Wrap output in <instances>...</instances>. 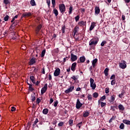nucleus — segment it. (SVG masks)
<instances>
[{
    "label": "nucleus",
    "instance_id": "1",
    "mask_svg": "<svg viewBox=\"0 0 130 130\" xmlns=\"http://www.w3.org/2000/svg\"><path fill=\"white\" fill-rule=\"evenodd\" d=\"M98 41H99V39L98 38H94L92 39L89 41V45L90 46H92V45H97V43H98Z\"/></svg>",
    "mask_w": 130,
    "mask_h": 130
},
{
    "label": "nucleus",
    "instance_id": "2",
    "mask_svg": "<svg viewBox=\"0 0 130 130\" xmlns=\"http://www.w3.org/2000/svg\"><path fill=\"white\" fill-rule=\"evenodd\" d=\"M59 10L60 11V12L61 14L63 15L64 13L66 12V5L63 4H61L59 5Z\"/></svg>",
    "mask_w": 130,
    "mask_h": 130
},
{
    "label": "nucleus",
    "instance_id": "3",
    "mask_svg": "<svg viewBox=\"0 0 130 130\" xmlns=\"http://www.w3.org/2000/svg\"><path fill=\"white\" fill-rule=\"evenodd\" d=\"M41 28H42V24H40L38 25L35 29L36 36H37L38 34H39V31L41 30Z\"/></svg>",
    "mask_w": 130,
    "mask_h": 130
},
{
    "label": "nucleus",
    "instance_id": "4",
    "mask_svg": "<svg viewBox=\"0 0 130 130\" xmlns=\"http://www.w3.org/2000/svg\"><path fill=\"white\" fill-rule=\"evenodd\" d=\"M122 63H119V68L123 69H125L126 68V62L124 60L122 61Z\"/></svg>",
    "mask_w": 130,
    "mask_h": 130
},
{
    "label": "nucleus",
    "instance_id": "5",
    "mask_svg": "<svg viewBox=\"0 0 130 130\" xmlns=\"http://www.w3.org/2000/svg\"><path fill=\"white\" fill-rule=\"evenodd\" d=\"M32 14L30 12H24L21 17V19L23 18H27V17H31Z\"/></svg>",
    "mask_w": 130,
    "mask_h": 130
},
{
    "label": "nucleus",
    "instance_id": "6",
    "mask_svg": "<svg viewBox=\"0 0 130 130\" xmlns=\"http://www.w3.org/2000/svg\"><path fill=\"white\" fill-rule=\"evenodd\" d=\"M82 106H83V104L81 103V102H80V100H79V99H77L76 105L77 109H80V107H82Z\"/></svg>",
    "mask_w": 130,
    "mask_h": 130
},
{
    "label": "nucleus",
    "instance_id": "7",
    "mask_svg": "<svg viewBox=\"0 0 130 130\" xmlns=\"http://www.w3.org/2000/svg\"><path fill=\"white\" fill-rule=\"evenodd\" d=\"M74 89H75V86H70L68 89H66L64 91V93H66V94H69V93H71V92H73V90H74Z\"/></svg>",
    "mask_w": 130,
    "mask_h": 130
},
{
    "label": "nucleus",
    "instance_id": "8",
    "mask_svg": "<svg viewBox=\"0 0 130 130\" xmlns=\"http://www.w3.org/2000/svg\"><path fill=\"white\" fill-rule=\"evenodd\" d=\"M47 90V83L45 84L44 86L42 88L41 91V95H43Z\"/></svg>",
    "mask_w": 130,
    "mask_h": 130
},
{
    "label": "nucleus",
    "instance_id": "9",
    "mask_svg": "<svg viewBox=\"0 0 130 130\" xmlns=\"http://www.w3.org/2000/svg\"><path fill=\"white\" fill-rule=\"evenodd\" d=\"M36 58L35 57L31 58L28 62L29 66H33L34 63H36Z\"/></svg>",
    "mask_w": 130,
    "mask_h": 130
},
{
    "label": "nucleus",
    "instance_id": "10",
    "mask_svg": "<svg viewBox=\"0 0 130 130\" xmlns=\"http://www.w3.org/2000/svg\"><path fill=\"white\" fill-rule=\"evenodd\" d=\"M60 74V69H59V68H57L55 70L54 72V77H58V76H59Z\"/></svg>",
    "mask_w": 130,
    "mask_h": 130
},
{
    "label": "nucleus",
    "instance_id": "11",
    "mask_svg": "<svg viewBox=\"0 0 130 130\" xmlns=\"http://www.w3.org/2000/svg\"><path fill=\"white\" fill-rule=\"evenodd\" d=\"M71 59L72 61H76V60L78 59V57L77 56V55H74L73 53H71Z\"/></svg>",
    "mask_w": 130,
    "mask_h": 130
},
{
    "label": "nucleus",
    "instance_id": "12",
    "mask_svg": "<svg viewBox=\"0 0 130 130\" xmlns=\"http://www.w3.org/2000/svg\"><path fill=\"white\" fill-rule=\"evenodd\" d=\"M95 13L94 14L96 15H99L100 14V8L99 7L96 6L94 8Z\"/></svg>",
    "mask_w": 130,
    "mask_h": 130
},
{
    "label": "nucleus",
    "instance_id": "13",
    "mask_svg": "<svg viewBox=\"0 0 130 130\" xmlns=\"http://www.w3.org/2000/svg\"><path fill=\"white\" fill-rule=\"evenodd\" d=\"M77 67V63L74 62L71 66V71L75 72L76 71V67Z\"/></svg>",
    "mask_w": 130,
    "mask_h": 130
},
{
    "label": "nucleus",
    "instance_id": "14",
    "mask_svg": "<svg viewBox=\"0 0 130 130\" xmlns=\"http://www.w3.org/2000/svg\"><path fill=\"white\" fill-rule=\"evenodd\" d=\"M95 27H96V22H91L90 27L89 28V31H92V30H93Z\"/></svg>",
    "mask_w": 130,
    "mask_h": 130
},
{
    "label": "nucleus",
    "instance_id": "15",
    "mask_svg": "<svg viewBox=\"0 0 130 130\" xmlns=\"http://www.w3.org/2000/svg\"><path fill=\"white\" fill-rule=\"evenodd\" d=\"M79 26H86L87 25V22L84 21H81L78 22Z\"/></svg>",
    "mask_w": 130,
    "mask_h": 130
},
{
    "label": "nucleus",
    "instance_id": "16",
    "mask_svg": "<svg viewBox=\"0 0 130 130\" xmlns=\"http://www.w3.org/2000/svg\"><path fill=\"white\" fill-rule=\"evenodd\" d=\"M97 61H98V59L97 58H95L92 60V68H95V67L96 66V64L97 63Z\"/></svg>",
    "mask_w": 130,
    "mask_h": 130
},
{
    "label": "nucleus",
    "instance_id": "17",
    "mask_svg": "<svg viewBox=\"0 0 130 130\" xmlns=\"http://www.w3.org/2000/svg\"><path fill=\"white\" fill-rule=\"evenodd\" d=\"M30 80L31 81L33 84H36V80L35 79V77L34 76H30Z\"/></svg>",
    "mask_w": 130,
    "mask_h": 130
},
{
    "label": "nucleus",
    "instance_id": "18",
    "mask_svg": "<svg viewBox=\"0 0 130 130\" xmlns=\"http://www.w3.org/2000/svg\"><path fill=\"white\" fill-rule=\"evenodd\" d=\"M79 59L81 63H83L85 62V60H86V57H85V56L83 55L80 57Z\"/></svg>",
    "mask_w": 130,
    "mask_h": 130
},
{
    "label": "nucleus",
    "instance_id": "19",
    "mask_svg": "<svg viewBox=\"0 0 130 130\" xmlns=\"http://www.w3.org/2000/svg\"><path fill=\"white\" fill-rule=\"evenodd\" d=\"M114 100H115V95H113L111 96V99L109 100L110 103H113V102H114Z\"/></svg>",
    "mask_w": 130,
    "mask_h": 130
},
{
    "label": "nucleus",
    "instance_id": "20",
    "mask_svg": "<svg viewBox=\"0 0 130 130\" xmlns=\"http://www.w3.org/2000/svg\"><path fill=\"white\" fill-rule=\"evenodd\" d=\"M118 108L121 112V111H124V107H123V105L121 104L118 105Z\"/></svg>",
    "mask_w": 130,
    "mask_h": 130
},
{
    "label": "nucleus",
    "instance_id": "21",
    "mask_svg": "<svg viewBox=\"0 0 130 130\" xmlns=\"http://www.w3.org/2000/svg\"><path fill=\"white\" fill-rule=\"evenodd\" d=\"M35 93H34V94H31V97H30V99H31V100L32 101V102H34V101H35V100H36V98L35 97Z\"/></svg>",
    "mask_w": 130,
    "mask_h": 130
},
{
    "label": "nucleus",
    "instance_id": "22",
    "mask_svg": "<svg viewBox=\"0 0 130 130\" xmlns=\"http://www.w3.org/2000/svg\"><path fill=\"white\" fill-rule=\"evenodd\" d=\"M123 123H125V124H127L128 125H130V121L126 119H124L122 120Z\"/></svg>",
    "mask_w": 130,
    "mask_h": 130
},
{
    "label": "nucleus",
    "instance_id": "23",
    "mask_svg": "<svg viewBox=\"0 0 130 130\" xmlns=\"http://www.w3.org/2000/svg\"><path fill=\"white\" fill-rule=\"evenodd\" d=\"M53 12L55 14V17H57V16H58V11L55 8L53 9Z\"/></svg>",
    "mask_w": 130,
    "mask_h": 130
},
{
    "label": "nucleus",
    "instance_id": "24",
    "mask_svg": "<svg viewBox=\"0 0 130 130\" xmlns=\"http://www.w3.org/2000/svg\"><path fill=\"white\" fill-rule=\"evenodd\" d=\"M90 114V113L88 111H86L84 113H83V117H88V116Z\"/></svg>",
    "mask_w": 130,
    "mask_h": 130
},
{
    "label": "nucleus",
    "instance_id": "25",
    "mask_svg": "<svg viewBox=\"0 0 130 130\" xmlns=\"http://www.w3.org/2000/svg\"><path fill=\"white\" fill-rule=\"evenodd\" d=\"M48 111H49L48 109L47 108L44 109L43 110V114H45L46 115V114H48Z\"/></svg>",
    "mask_w": 130,
    "mask_h": 130
},
{
    "label": "nucleus",
    "instance_id": "26",
    "mask_svg": "<svg viewBox=\"0 0 130 130\" xmlns=\"http://www.w3.org/2000/svg\"><path fill=\"white\" fill-rule=\"evenodd\" d=\"M108 72H109V69L108 68H106L104 70V74L107 77L108 76Z\"/></svg>",
    "mask_w": 130,
    "mask_h": 130
},
{
    "label": "nucleus",
    "instance_id": "27",
    "mask_svg": "<svg viewBox=\"0 0 130 130\" xmlns=\"http://www.w3.org/2000/svg\"><path fill=\"white\" fill-rule=\"evenodd\" d=\"M46 52V49H44L41 52V57H44L45 53Z\"/></svg>",
    "mask_w": 130,
    "mask_h": 130
},
{
    "label": "nucleus",
    "instance_id": "28",
    "mask_svg": "<svg viewBox=\"0 0 130 130\" xmlns=\"http://www.w3.org/2000/svg\"><path fill=\"white\" fill-rule=\"evenodd\" d=\"M28 89L29 90V91H30V92H32V91H34V88H33V87H32V86H33V85L31 84H28Z\"/></svg>",
    "mask_w": 130,
    "mask_h": 130
},
{
    "label": "nucleus",
    "instance_id": "29",
    "mask_svg": "<svg viewBox=\"0 0 130 130\" xmlns=\"http://www.w3.org/2000/svg\"><path fill=\"white\" fill-rule=\"evenodd\" d=\"M90 87L92 88V90H95L96 89V83L95 82L92 84H90Z\"/></svg>",
    "mask_w": 130,
    "mask_h": 130
},
{
    "label": "nucleus",
    "instance_id": "30",
    "mask_svg": "<svg viewBox=\"0 0 130 130\" xmlns=\"http://www.w3.org/2000/svg\"><path fill=\"white\" fill-rule=\"evenodd\" d=\"M4 4L7 6V5H10V4H11V2L10 0H4Z\"/></svg>",
    "mask_w": 130,
    "mask_h": 130
},
{
    "label": "nucleus",
    "instance_id": "31",
    "mask_svg": "<svg viewBox=\"0 0 130 130\" xmlns=\"http://www.w3.org/2000/svg\"><path fill=\"white\" fill-rule=\"evenodd\" d=\"M73 10L74 9H73V6H71L69 8V15H71L72 13L73 12Z\"/></svg>",
    "mask_w": 130,
    "mask_h": 130
},
{
    "label": "nucleus",
    "instance_id": "32",
    "mask_svg": "<svg viewBox=\"0 0 130 130\" xmlns=\"http://www.w3.org/2000/svg\"><path fill=\"white\" fill-rule=\"evenodd\" d=\"M115 118H116V116H113L109 121V123H111V122H112V120H114Z\"/></svg>",
    "mask_w": 130,
    "mask_h": 130
},
{
    "label": "nucleus",
    "instance_id": "33",
    "mask_svg": "<svg viewBox=\"0 0 130 130\" xmlns=\"http://www.w3.org/2000/svg\"><path fill=\"white\" fill-rule=\"evenodd\" d=\"M61 31H62V34H64V33L66 32V25H62V27H61Z\"/></svg>",
    "mask_w": 130,
    "mask_h": 130
},
{
    "label": "nucleus",
    "instance_id": "34",
    "mask_svg": "<svg viewBox=\"0 0 130 130\" xmlns=\"http://www.w3.org/2000/svg\"><path fill=\"white\" fill-rule=\"evenodd\" d=\"M30 5L32 7H34V6H36V3H35V0H31L30 1Z\"/></svg>",
    "mask_w": 130,
    "mask_h": 130
},
{
    "label": "nucleus",
    "instance_id": "35",
    "mask_svg": "<svg viewBox=\"0 0 130 130\" xmlns=\"http://www.w3.org/2000/svg\"><path fill=\"white\" fill-rule=\"evenodd\" d=\"M68 122L70 126H73V124L74 123V120L70 119L69 120Z\"/></svg>",
    "mask_w": 130,
    "mask_h": 130
},
{
    "label": "nucleus",
    "instance_id": "36",
    "mask_svg": "<svg viewBox=\"0 0 130 130\" xmlns=\"http://www.w3.org/2000/svg\"><path fill=\"white\" fill-rule=\"evenodd\" d=\"M99 96V94H98V92H94L93 93V97L94 98H98Z\"/></svg>",
    "mask_w": 130,
    "mask_h": 130
},
{
    "label": "nucleus",
    "instance_id": "37",
    "mask_svg": "<svg viewBox=\"0 0 130 130\" xmlns=\"http://www.w3.org/2000/svg\"><path fill=\"white\" fill-rule=\"evenodd\" d=\"M119 128L120 129H124V124H123V123L120 124L119 126Z\"/></svg>",
    "mask_w": 130,
    "mask_h": 130
},
{
    "label": "nucleus",
    "instance_id": "38",
    "mask_svg": "<svg viewBox=\"0 0 130 130\" xmlns=\"http://www.w3.org/2000/svg\"><path fill=\"white\" fill-rule=\"evenodd\" d=\"M38 121H39L38 120V118H36L35 121L34 122V124H32V126H35V125H36V124H37V123H38Z\"/></svg>",
    "mask_w": 130,
    "mask_h": 130
},
{
    "label": "nucleus",
    "instance_id": "39",
    "mask_svg": "<svg viewBox=\"0 0 130 130\" xmlns=\"http://www.w3.org/2000/svg\"><path fill=\"white\" fill-rule=\"evenodd\" d=\"M52 1V7L53 8H55L56 4H55V0H51Z\"/></svg>",
    "mask_w": 130,
    "mask_h": 130
},
{
    "label": "nucleus",
    "instance_id": "40",
    "mask_svg": "<svg viewBox=\"0 0 130 130\" xmlns=\"http://www.w3.org/2000/svg\"><path fill=\"white\" fill-rule=\"evenodd\" d=\"M78 29H79V26H76L74 28V34H76L78 32Z\"/></svg>",
    "mask_w": 130,
    "mask_h": 130
},
{
    "label": "nucleus",
    "instance_id": "41",
    "mask_svg": "<svg viewBox=\"0 0 130 130\" xmlns=\"http://www.w3.org/2000/svg\"><path fill=\"white\" fill-rule=\"evenodd\" d=\"M76 22H78L79 20H80V15H77L75 17Z\"/></svg>",
    "mask_w": 130,
    "mask_h": 130
},
{
    "label": "nucleus",
    "instance_id": "42",
    "mask_svg": "<svg viewBox=\"0 0 130 130\" xmlns=\"http://www.w3.org/2000/svg\"><path fill=\"white\" fill-rule=\"evenodd\" d=\"M101 107H104V106H106V103H104L103 102H101Z\"/></svg>",
    "mask_w": 130,
    "mask_h": 130
},
{
    "label": "nucleus",
    "instance_id": "43",
    "mask_svg": "<svg viewBox=\"0 0 130 130\" xmlns=\"http://www.w3.org/2000/svg\"><path fill=\"white\" fill-rule=\"evenodd\" d=\"M110 79L112 80H115V75L113 74L112 75H111Z\"/></svg>",
    "mask_w": 130,
    "mask_h": 130
},
{
    "label": "nucleus",
    "instance_id": "44",
    "mask_svg": "<svg viewBox=\"0 0 130 130\" xmlns=\"http://www.w3.org/2000/svg\"><path fill=\"white\" fill-rule=\"evenodd\" d=\"M87 98H88V100H89V101H91V100H92V95L88 94Z\"/></svg>",
    "mask_w": 130,
    "mask_h": 130
},
{
    "label": "nucleus",
    "instance_id": "45",
    "mask_svg": "<svg viewBox=\"0 0 130 130\" xmlns=\"http://www.w3.org/2000/svg\"><path fill=\"white\" fill-rule=\"evenodd\" d=\"M9 15H6V16L4 17V21H5V22L9 21Z\"/></svg>",
    "mask_w": 130,
    "mask_h": 130
},
{
    "label": "nucleus",
    "instance_id": "46",
    "mask_svg": "<svg viewBox=\"0 0 130 130\" xmlns=\"http://www.w3.org/2000/svg\"><path fill=\"white\" fill-rule=\"evenodd\" d=\"M105 99H106V96L103 95V96L100 99V100H101V101H104V100H105Z\"/></svg>",
    "mask_w": 130,
    "mask_h": 130
},
{
    "label": "nucleus",
    "instance_id": "47",
    "mask_svg": "<svg viewBox=\"0 0 130 130\" xmlns=\"http://www.w3.org/2000/svg\"><path fill=\"white\" fill-rule=\"evenodd\" d=\"M106 43H107V42L106 41H103L101 43V46H104V45H105V44H106Z\"/></svg>",
    "mask_w": 130,
    "mask_h": 130
},
{
    "label": "nucleus",
    "instance_id": "48",
    "mask_svg": "<svg viewBox=\"0 0 130 130\" xmlns=\"http://www.w3.org/2000/svg\"><path fill=\"white\" fill-rule=\"evenodd\" d=\"M57 104H58V101L56 100L54 102V107H56V106H57Z\"/></svg>",
    "mask_w": 130,
    "mask_h": 130
},
{
    "label": "nucleus",
    "instance_id": "49",
    "mask_svg": "<svg viewBox=\"0 0 130 130\" xmlns=\"http://www.w3.org/2000/svg\"><path fill=\"white\" fill-rule=\"evenodd\" d=\"M63 124H64V123L63 122H60L58 124V126H62V125H63Z\"/></svg>",
    "mask_w": 130,
    "mask_h": 130
},
{
    "label": "nucleus",
    "instance_id": "50",
    "mask_svg": "<svg viewBox=\"0 0 130 130\" xmlns=\"http://www.w3.org/2000/svg\"><path fill=\"white\" fill-rule=\"evenodd\" d=\"M46 3L48 5V8H50V0H46Z\"/></svg>",
    "mask_w": 130,
    "mask_h": 130
},
{
    "label": "nucleus",
    "instance_id": "51",
    "mask_svg": "<svg viewBox=\"0 0 130 130\" xmlns=\"http://www.w3.org/2000/svg\"><path fill=\"white\" fill-rule=\"evenodd\" d=\"M83 125V122H80L77 124V126H78L79 128H81V126Z\"/></svg>",
    "mask_w": 130,
    "mask_h": 130
},
{
    "label": "nucleus",
    "instance_id": "52",
    "mask_svg": "<svg viewBox=\"0 0 130 130\" xmlns=\"http://www.w3.org/2000/svg\"><path fill=\"white\" fill-rule=\"evenodd\" d=\"M115 80H112L111 82V85H112V86H114V85H115Z\"/></svg>",
    "mask_w": 130,
    "mask_h": 130
},
{
    "label": "nucleus",
    "instance_id": "53",
    "mask_svg": "<svg viewBox=\"0 0 130 130\" xmlns=\"http://www.w3.org/2000/svg\"><path fill=\"white\" fill-rule=\"evenodd\" d=\"M41 102V100H40V99L39 98L37 99V100H36L37 104H39V103H40Z\"/></svg>",
    "mask_w": 130,
    "mask_h": 130
},
{
    "label": "nucleus",
    "instance_id": "54",
    "mask_svg": "<svg viewBox=\"0 0 130 130\" xmlns=\"http://www.w3.org/2000/svg\"><path fill=\"white\" fill-rule=\"evenodd\" d=\"M105 93L106 94H108V93H109V88L107 87L105 88Z\"/></svg>",
    "mask_w": 130,
    "mask_h": 130
},
{
    "label": "nucleus",
    "instance_id": "55",
    "mask_svg": "<svg viewBox=\"0 0 130 130\" xmlns=\"http://www.w3.org/2000/svg\"><path fill=\"white\" fill-rule=\"evenodd\" d=\"M8 33H9V30H6L4 32V36H7Z\"/></svg>",
    "mask_w": 130,
    "mask_h": 130
},
{
    "label": "nucleus",
    "instance_id": "56",
    "mask_svg": "<svg viewBox=\"0 0 130 130\" xmlns=\"http://www.w3.org/2000/svg\"><path fill=\"white\" fill-rule=\"evenodd\" d=\"M11 111L13 112L14 111H16V108L15 107H11Z\"/></svg>",
    "mask_w": 130,
    "mask_h": 130
},
{
    "label": "nucleus",
    "instance_id": "57",
    "mask_svg": "<svg viewBox=\"0 0 130 130\" xmlns=\"http://www.w3.org/2000/svg\"><path fill=\"white\" fill-rule=\"evenodd\" d=\"M90 84H93L94 83V79H93V78H91L90 79Z\"/></svg>",
    "mask_w": 130,
    "mask_h": 130
},
{
    "label": "nucleus",
    "instance_id": "58",
    "mask_svg": "<svg viewBox=\"0 0 130 130\" xmlns=\"http://www.w3.org/2000/svg\"><path fill=\"white\" fill-rule=\"evenodd\" d=\"M42 73L43 74V75H45V68H44V67H43L42 69Z\"/></svg>",
    "mask_w": 130,
    "mask_h": 130
},
{
    "label": "nucleus",
    "instance_id": "59",
    "mask_svg": "<svg viewBox=\"0 0 130 130\" xmlns=\"http://www.w3.org/2000/svg\"><path fill=\"white\" fill-rule=\"evenodd\" d=\"M14 24H15V22H13L10 26L9 29L11 30V29H13V27H14Z\"/></svg>",
    "mask_w": 130,
    "mask_h": 130
},
{
    "label": "nucleus",
    "instance_id": "60",
    "mask_svg": "<svg viewBox=\"0 0 130 130\" xmlns=\"http://www.w3.org/2000/svg\"><path fill=\"white\" fill-rule=\"evenodd\" d=\"M80 11H81V13H85V9L84 8L80 9Z\"/></svg>",
    "mask_w": 130,
    "mask_h": 130
},
{
    "label": "nucleus",
    "instance_id": "61",
    "mask_svg": "<svg viewBox=\"0 0 130 130\" xmlns=\"http://www.w3.org/2000/svg\"><path fill=\"white\" fill-rule=\"evenodd\" d=\"M111 110H112V111H115V107L113 106L111 107Z\"/></svg>",
    "mask_w": 130,
    "mask_h": 130
},
{
    "label": "nucleus",
    "instance_id": "62",
    "mask_svg": "<svg viewBox=\"0 0 130 130\" xmlns=\"http://www.w3.org/2000/svg\"><path fill=\"white\" fill-rule=\"evenodd\" d=\"M53 103V99H52V98H51L50 99V103H49V104H51L52 103Z\"/></svg>",
    "mask_w": 130,
    "mask_h": 130
},
{
    "label": "nucleus",
    "instance_id": "63",
    "mask_svg": "<svg viewBox=\"0 0 130 130\" xmlns=\"http://www.w3.org/2000/svg\"><path fill=\"white\" fill-rule=\"evenodd\" d=\"M51 80H52V78L51 77V75L49 74V81H51Z\"/></svg>",
    "mask_w": 130,
    "mask_h": 130
},
{
    "label": "nucleus",
    "instance_id": "64",
    "mask_svg": "<svg viewBox=\"0 0 130 130\" xmlns=\"http://www.w3.org/2000/svg\"><path fill=\"white\" fill-rule=\"evenodd\" d=\"M71 79H73V80H74V81H76V80H77L75 76H73L72 77H71Z\"/></svg>",
    "mask_w": 130,
    "mask_h": 130
}]
</instances>
